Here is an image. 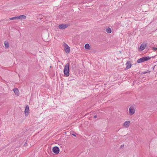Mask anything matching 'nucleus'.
Returning a JSON list of instances; mask_svg holds the SVG:
<instances>
[{
  "label": "nucleus",
  "instance_id": "6",
  "mask_svg": "<svg viewBox=\"0 0 157 157\" xmlns=\"http://www.w3.org/2000/svg\"><path fill=\"white\" fill-rule=\"evenodd\" d=\"M130 124L129 121H126L123 124V126L125 128H128L129 127Z\"/></svg>",
  "mask_w": 157,
  "mask_h": 157
},
{
  "label": "nucleus",
  "instance_id": "18",
  "mask_svg": "<svg viewBox=\"0 0 157 157\" xmlns=\"http://www.w3.org/2000/svg\"><path fill=\"white\" fill-rule=\"evenodd\" d=\"M124 144L121 145L120 147V148L122 149L124 148Z\"/></svg>",
  "mask_w": 157,
  "mask_h": 157
},
{
  "label": "nucleus",
  "instance_id": "11",
  "mask_svg": "<svg viewBox=\"0 0 157 157\" xmlns=\"http://www.w3.org/2000/svg\"><path fill=\"white\" fill-rule=\"evenodd\" d=\"M146 47V45L145 44H142L139 48V51H142Z\"/></svg>",
  "mask_w": 157,
  "mask_h": 157
},
{
  "label": "nucleus",
  "instance_id": "8",
  "mask_svg": "<svg viewBox=\"0 0 157 157\" xmlns=\"http://www.w3.org/2000/svg\"><path fill=\"white\" fill-rule=\"evenodd\" d=\"M68 27V25L64 24H61L59 25L58 27L59 29H64Z\"/></svg>",
  "mask_w": 157,
  "mask_h": 157
},
{
  "label": "nucleus",
  "instance_id": "15",
  "mask_svg": "<svg viewBox=\"0 0 157 157\" xmlns=\"http://www.w3.org/2000/svg\"><path fill=\"white\" fill-rule=\"evenodd\" d=\"M85 48L86 49H89L90 47L89 44H86L84 46Z\"/></svg>",
  "mask_w": 157,
  "mask_h": 157
},
{
  "label": "nucleus",
  "instance_id": "12",
  "mask_svg": "<svg viewBox=\"0 0 157 157\" xmlns=\"http://www.w3.org/2000/svg\"><path fill=\"white\" fill-rule=\"evenodd\" d=\"M13 91L14 92L15 94L16 95H17L19 94V91L18 90L17 88H15L13 89Z\"/></svg>",
  "mask_w": 157,
  "mask_h": 157
},
{
  "label": "nucleus",
  "instance_id": "20",
  "mask_svg": "<svg viewBox=\"0 0 157 157\" xmlns=\"http://www.w3.org/2000/svg\"><path fill=\"white\" fill-rule=\"evenodd\" d=\"M94 118H96L97 117V115H94Z\"/></svg>",
  "mask_w": 157,
  "mask_h": 157
},
{
  "label": "nucleus",
  "instance_id": "21",
  "mask_svg": "<svg viewBox=\"0 0 157 157\" xmlns=\"http://www.w3.org/2000/svg\"><path fill=\"white\" fill-rule=\"evenodd\" d=\"M72 135H73V136H76L75 135V134H73Z\"/></svg>",
  "mask_w": 157,
  "mask_h": 157
},
{
  "label": "nucleus",
  "instance_id": "10",
  "mask_svg": "<svg viewBox=\"0 0 157 157\" xmlns=\"http://www.w3.org/2000/svg\"><path fill=\"white\" fill-rule=\"evenodd\" d=\"M17 17H18V19H19V20H22L24 19H25L26 18V16H25L24 15H21L18 16Z\"/></svg>",
  "mask_w": 157,
  "mask_h": 157
},
{
  "label": "nucleus",
  "instance_id": "7",
  "mask_svg": "<svg viewBox=\"0 0 157 157\" xmlns=\"http://www.w3.org/2000/svg\"><path fill=\"white\" fill-rule=\"evenodd\" d=\"M29 107L28 105H27L26 106L25 110V116H27L29 115Z\"/></svg>",
  "mask_w": 157,
  "mask_h": 157
},
{
  "label": "nucleus",
  "instance_id": "22",
  "mask_svg": "<svg viewBox=\"0 0 157 157\" xmlns=\"http://www.w3.org/2000/svg\"><path fill=\"white\" fill-rule=\"evenodd\" d=\"M27 144V142L26 141V142H25V145L26 144Z\"/></svg>",
  "mask_w": 157,
  "mask_h": 157
},
{
  "label": "nucleus",
  "instance_id": "2",
  "mask_svg": "<svg viewBox=\"0 0 157 157\" xmlns=\"http://www.w3.org/2000/svg\"><path fill=\"white\" fill-rule=\"evenodd\" d=\"M150 59L151 57L149 56H145L138 59L137 60V62L138 63H140L147 61Z\"/></svg>",
  "mask_w": 157,
  "mask_h": 157
},
{
  "label": "nucleus",
  "instance_id": "5",
  "mask_svg": "<svg viewBox=\"0 0 157 157\" xmlns=\"http://www.w3.org/2000/svg\"><path fill=\"white\" fill-rule=\"evenodd\" d=\"M52 150L53 152L55 154H58L59 151V148L57 146L54 147Z\"/></svg>",
  "mask_w": 157,
  "mask_h": 157
},
{
  "label": "nucleus",
  "instance_id": "13",
  "mask_svg": "<svg viewBox=\"0 0 157 157\" xmlns=\"http://www.w3.org/2000/svg\"><path fill=\"white\" fill-rule=\"evenodd\" d=\"M4 44H5V46L6 48H9V43L8 42L6 41H5L4 42Z\"/></svg>",
  "mask_w": 157,
  "mask_h": 157
},
{
  "label": "nucleus",
  "instance_id": "23",
  "mask_svg": "<svg viewBox=\"0 0 157 157\" xmlns=\"http://www.w3.org/2000/svg\"><path fill=\"white\" fill-rule=\"evenodd\" d=\"M154 67H155V66H154V67H153V69L154 68Z\"/></svg>",
  "mask_w": 157,
  "mask_h": 157
},
{
  "label": "nucleus",
  "instance_id": "17",
  "mask_svg": "<svg viewBox=\"0 0 157 157\" xmlns=\"http://www.w3.org/2000/svg\"><path fill=\"white\" fill-rule=\"evenodd\" d=\"M150 72V71H149V70H147V71H144V72H142V73L143 74H145L146 73H149Z\"/></svg>",
  "mask_w": 157,
  "mask_h": 157
},
{
  "label": "nucleus",
  "instance_id": "3",
  "mask_svg": "<svg viewBox=\"0 0 157 157\" xmlns=\"http://www.w3.org/2000/svg\"><path fill=\"white\" fill-rule=\"evenodd\" d=\"M136 107L134 105L131 106L129 108V114L130 116L133 115L135 112Z\"/></svg>",
  "mask_w": 157,
  "mask_h": 157
},
{
  "label": "nucleus",
  "instance_id": "1",
  "mask_svg": "<svg viewBox=\"0 0 157 157\" xmlns=\"http://www.w3.org/2000/svg\"><path fill=\"white\" fill-rule=\"evenodd\" d=\"M69 63L66 64L65 66L64 67V69L63 70V72L64 73V75L66 77H68L69 75Z\"/></svg>",
  "mask_w": 157,
  "mask_h": 157
},
{
  "label": "nucleus",
  "instance_id": "4",
  "mask_svg": "<svg viewBox=\"0 0 157 157\" xmlns=\"http://www.w3.org/2000/svg\"><path fill=\"white\" fill-rule=\"evenodd\" d=\"M63 47L64 51L67 53L70 52V47L66 43H64L63 44Z\"/></svg>",
  "mask_w": 157,
  "mask_h": 157
},
{
  "label": "nucleus",
  "instance_id": "16",
  "mask_svg": "<svg viewBox=\"0 0 157 157\" xmlns=\"http://www.w3.org/2000/svg\"><path fill=\"white\" fill-rule=\"evenodd\" d=\"M18 17H12L11 18H10L9 19L10 20H16V19H18Z\"/></svg>",
  "mask_w": 157,
  "mask_h": 157
},
{
  "label": "nucleus",
  "instance_id": "9",
  "mask_svg": "<svg viewBox=\"0 0 157 157\" xmlns=\"http://www.w3.org/2000/svg\"><path fill=\"white\" fill-rule=\"evenodd\" d=\"M126 69H128L131 67V64L130 62L128 61L126 63Z\"/></svg>",
  "mask_w": 157,
  "mask_h": 157
},
{
  "label": "nucleus",
  "instance_id": "19",
  "mask_svg": "<svg viewBox=\"0 0 157 157\" xmlns=\"http://www.w3.org/2000/svg\"><path fill=\"white\" fill-rule=\"evenodd\" d=\"M152 49L155 51V50H157V48H155L153 47L152 48Z\"/></svg>",
  "mask_w": 157,
  "mask_h": 157
},
{
  "label": "nucleus",
  "instance_id": "14",
  "mask_svg": "<svg viewBox=\"0 0 157 157\" xmlns=\"http://www.w3.org/2000/svg\"><path fill=\"white\" fill-rule=\"evenodd\" d=\"M105 30L106 32L108 33H111L112 32L111 29L109 27L107 28Z\"/></svg>",
  "mask_w": 157,
  "mask_h": 157
}]
</instances>
